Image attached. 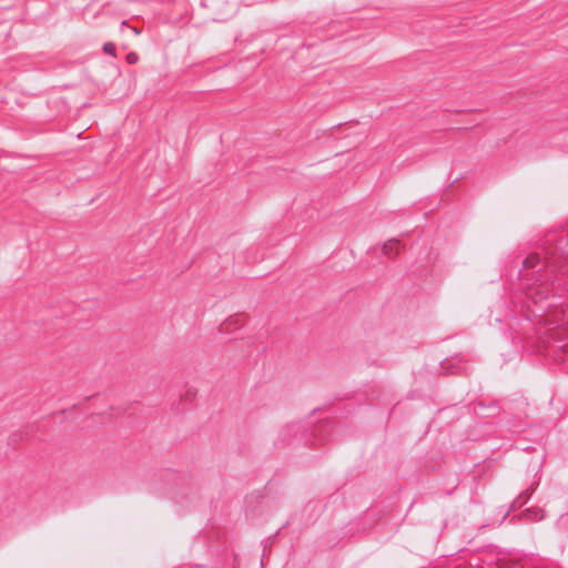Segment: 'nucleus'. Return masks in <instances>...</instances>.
Returning <instances> with one entry per match:
<instances>
[{"label":"nucleus","mask_w":568,"mask_h":568,"mask_svg":"<svg viewBox=\"0 0 568 568\" xmlns=\"http://www.w3.org/2000/svg\"><path fill=\"white\" fill-rule=\"evenodd\" d=\"M194 397H195V390H194V389H192V388H189V389L185 392L184 399H185L186 402H191Z\"/></svg>","instance_id":"6e6552de"},{"label":"nucleus","mask_w":568,"mask_h":568,"mask_svg":"<svg viewBox=\"0 0 568 568\" xmlns=\"http://www.w3.org/2000/svg\"><path fill=\"white\" fill-rule=\"evenodd\" d=\"M298 429H300V425L298 424H288L286 427H284L281 430V433H280V440L283 444L286 443L287 445H293V442L290 440V439H286V437L288 435H291V433H296Z\"/></svg>","instance_id":"7ed1b4c3"},{"label":"nucleus","mask_w":568,"mask_h":568,"mask_svg":"<svg viewBox=\"0 0 568 568\" xmlns=\"http://www.w3.org/2000/svg\"><path fill=\"white\" fill-rule=\"evenodd\" d=\"M528 514L531 516L532 519L535 520H541L544 519L545 515H544V509L541 508H530L528 509Z\"/></svg>","instance_id":"20e7f679"},{"label":"nucleus","mask_w":568,"mask_h":568,"mask_svg":"<svg viewBox=\"0 0 568 568\" xmlns=\"http://www.w3.org/2000/svg\"><path fill=\"white\" fill-rule=\"evenodd\" d=\"M399 250H400V243L396 239H392L383 245V253L388 257L396 256L398 254Z\"/></svg>","instance_id":"f257e3e1"},{"label":"nucleus","mask_w":568,"mask_h":568,"mask_svg":"<svg viewBox=\"0 0 568 568\" xmlns=\"http://www.w3.org/2000/svg\"><path fill=\"white\" fill-rule=\"evenodd\" d=\"M115 44L112 43V42H105L103 44V51L106 53V54H110V55H113L115 57Z\"/></svg>","instance_id":"423d86ee"},{"label":"nucleus","mask_w":568,"mask_h":568,"mask_svg":"<svg viewBox=\"0 0 568 568\" xmlns=\"http://www.w3.org/2000/svg\"><path fill=\"white\" fill-rule=\"evenodd\" d=\"M539 261L537 255H529L523 261L524 268H530L535 265L536 262Z\"/></svg>","instance_id":"39448f33"},{"label":"nucleus","mask_w":568,"mask_h":568,"mask_svg":"<svg viewBox=\"0 0 568 568\" xmlns=\"http://www.w3.org/2000/svg\"><path fill=\"white\" fill-rule=\"evenodd\" d=\"M488 408L493 410V413L490 414V416L496 415V414H497V412H498V408H497V406H496L495 404H490V405L488 406Z\"/></svg>","instance_id":"1a4fd4ad"},{"label":"nucleus","mask_w":568,"mask_h":568,"mask_svg":"<svg viewBox=\"0 0 568 568\" xmlns=\"http://www.w3.org/2000/svg\"><path fill=\"white\" fill-rule=\"evenodd\" d=\"M534 490H535V488L531 487V488H527L526 490L520 493L518 495V497L513 501V504L510 506V510H516L519 507H521L523 505H525L529 500V498H530L531 494L534 493Z\"/></svg>","instance_id":"f03ea898"},{"label":"nucleus","mask_w":568,"mask_h":568,"mask_svg":"<svg viewBox=\"0 0 568 568\" xmlns=\"http://www.w3.org/2000/svg\"><path fill=\"white\" fill-rule=\"evenodd\" d=\"M138 60H139V55L135 52H129L126 54V62L129 64H134L138 62Z\"/></svg>","instance_id":"0eeeda50"},{"label":"nucleus","mask_w":568,"mask_h":568,"mask_svg":"<svg viewBox=\"0 0 568 568\" xmlns=\"http://www.w3.org/2000/svg\"><path fill=\"white\" fill-rule=\"evenodd\" d=\"M567 241H568V239H567Z\"/></svg>","instance_id":"9d476101"}]
</instances>
